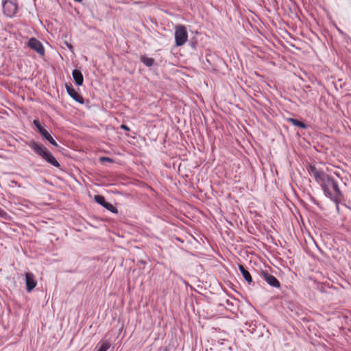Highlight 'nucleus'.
Listing matches in <instances>:
<instances>
[{
    "label": "nucleus",
    "instance_id": "obj_9",
    "mask_svg": "<svg viewBox=\"0 0 351 351\" xmlns=\"http://www.w3.org/2000/svg\"><path fill=\"white\" fill-rule=\"evenodd\" d=\"M72 75H73V77L75 81V83L77 85L81 86L83 84L84 77L80 71H79L77 69H74L72 72Z\"/></svg>",
    "mask_w": 351,
    "mask_h": 351
},
{
    "label": "nucleus",
    "instance_id": "obj_21",
    "mask_svg": "<svg viewBox=\"0 0 351 351\" xmlns=\"http://www.w3.org/2000/svg\"><path fill=\"white\" fill-rule=\"evenodd\" d=\"M75 1H77V2H81L82 0H75Z\"/></svg>",
    "mask_w": 351,
    "mask_h": 351
},
{
    "label": "nucleus",
    "instance_id": "obj_13",
    "mask_svg": "<svg viewBox=\"0 0 351 351\" xmlns=\"http://www.w3.org/2000/svg\"><path fill=\"white\" fill-rule=\"evenodd\" d=\"M141 60L147 66H152L154 63V58L146 57L145 56H142L141 57Z\"/></svg>",
    "mask_w": 351,
    "mask_h": 351
},
{
    "label": "nucleus",
    "instance_id": "obj_4",
    "mask_svg": "<svg viewBox=\"0 0 351 351\" xmlns=\"http://www.w3.org/2000/svg\"><path fill=\"white\" fill-rule=\"evenodd\" d=\"M2 6L3 14L8 17H12L16 14L18 9L17 1L3 0Z\"/></svg>",
    "mask_w": 351,
    "mask_h": 351
},
{
    "label": "nucleus",
    "instance_id": "obj_19",
    "mask_svg": "<svg viewBox=\"0 0 351 351\" xmlns=\"http://www.w3.org/2000/svg\"><path fill=\"white\" fill-rule=\"evenodd\" d=\"M100 161L101 162H112V160L108 157H105V156H102L99 158Z\"/></svg>",
    "mask_w": 351,
    "mask_h": 351
},
{
    "label": "nucleus",
    "instance_id": "obj_6",
    "mask_svg": "<svg viewBox=\"0 0 351 351\" xmlns=\"http://www.w3.org/2000/svg\"><path fill=\"white\" fill-rule=\"evenodd\" d=\"M261 276L263 279L271 287L279 288L280 284L278 279L271 274H269L267 271H262Z\"/></svg>",
    "mask_w": 351,
    "mask_h": 351
},
{
    "label": "nucleus",
    "instance_id": "obj_11",
    "mask_svg": "<svg viewBox=\"0 0 351 351\" xmlns=\"http://www.w3.org/2000/svg\"><path fill=\"white\" fill-rule=\"evenodd\" d=\"M40 134L51 144L56 147L58 146V144L56 142V141L53 138V137L45 128L43 131H41Z\"/></svg>",
    "mask_w": 351,
    "mask_h": 351
},
{
    "label": "nucleus",
    "instance_id": "obj_3",
    "mask_svg": "<svg viewBox=\"0 0 351 351\" xmlns=\"http://www.w3.org/2000/svg\"><path fill=\"white\" fill-rule=\"evenodd\" d=\"M188 40V32L184 25H178L175 28V43L178 47L184 45Z\"/></svg>",
    "mask_w": 351,
    "mask_h": 351
},
{
    "label": "nucleus",
    "instance_id": "obj_8",
    "mask_svg": "<svg viewBox=\"0 0 351 351\" xmlns=\"http://www.w3.org/2000/svg\"><path fill=\"white\" fill-rule=\"evenodd\" d=\"M66 88L68 94L77 102L84 104L83 97L78 93L72 86L71 84H66Z\"/></svg>",
    "mask_w": 351,
    "mask_h": 351
},
{
    "label": "nucleus",
    "instance_id": "obj_17",
    "mask_svg": "<svg viewBox=\"0 0 351 351\" xmlns=\"http://www.w3.org/2000/svg\"><path fill=\"white\" fill-rule=\"evenodd\" d=\"M33 123L35 125V127L37 128L39 133H40L41 131H43L45 129L43 127V125H41V123H40V121L37 119L34 120Z\"/></svg>",
    "mask_w": 351,
    "mask_h": 351
},
{
    "label": "nucleus",
    "instance_id": "obj_18",
    "mask_svg": "<svg viewBox=\"0 0 351 351\" xmlns=\"http://www.w3.org/2000/svg\"><path fill=\"white\" fill-rule=\"evenodd\" d=\"M0 217L8 219L9 218L8 214L3 209L0 208Z\"/></svg>",
    "mask_w": 351,
    "mask_h": 351
},
{
    "label": "nucleus",
    "instance_id": "obj_2",
    "mask_svg": "<svg viewBox=\"0 0 351 351\" xmlns=\"http://www.w3.org/2000/svg\"><path fill=\"white\" fill-rule=\"evenodd\" d=\"M29 146L40 157L45 160L47 162L56 167H60V165L51 154V153L42 145H40L34 141L29 143Z\"/></svg>",
    "mask_w": 351,
    "mask_h": 351
},
{
    "label": "nucleus",
    "instance_id": "obj_16",
    "mask_svg": "<svg viewBox=\"0 0 351 351\" xmlns=\"http://www.w3.org/2000/svg\"><path fill=\"white\" fill-rule=\"evenodd\" d=\"M104 207L106 208L107 210L112 212V213H117V208L110 203L106 202Z\"/></svg>",
    "mask_w": 351,
    "mask_h": 351
},
{
    "label": "nucleus",
    "instance_id": "obj_15",
    "mask_svg": "<svg viewBox=\"0 0 351 351\" xmlns=\"http://www.w3.org/2000/svg\"><path fill=\"white\" fill-rule=\"evenodd\" d=\"M95 202L97 203H98L99 204L101 205V206H104V204H106V199H105V197L102 195H97L95 196L94 197Z\"/></svg>",
    "mask_w": 351,
    "mask_h": 351
},
{
    "label": "nucleus",
    "instance_id": "obj_5",
    "mask_svg": "<svg viewBox=\"0 0 351 351\" xmlns=\"http://www.w3.org/2000/svg\"><path fill=\"white\" fill-rule=\"evenodd\" d=\"M27 46L36 51L38 54L43 56L45 55V49L42 43L35 38H32L27 43Z\"/></svg>",
    "mask_w": 351,
    "mask_h": 351
},
{
    "label": "nucleus",
    "instance_id": "obj_14",
    "mask_svg": "<svg viewBox=\"0 0 351 351\" xmlns=\"http://www.w3.org/2000/svg\"><path fill=\"white\" fill-rule=\"evenodd\" d=\"M100 344L97 351H107L110 347V343L108 341H101Z\"/></svg>",
    "mask_w": 351,
    "mask_h": 351
},
{
    "label": "nucleus",
    "instance_id": "obj_10",
    "mask_svg": "<svg viewBox=\"0 0 351 351\" xmlns=\"http://www.w3.org/2000/svg\"><path fill=\"white\" fill-rule=\"evenodd\" d=\"M239 270L242 274L244 279L249 283L251 284L252 282V278L247 270L245 269V267L242 265H239Z\"/></svg>",
    "mask_w": 351,
    "mask_h": 351
},
{
    "label": "nucleus",
    "instance_id": "obj_7",
    "mask_svg": "<svg viewBox=\"0 0 351 351\" xmlns=\"http://www.w3.org/2000/svg\"><path fill=\"white\" fill-rule=\"evenodd\" d=\"M25 282L27 292L32 291L37 285L34 275L30 272H27L25 274Z\"/></svg>",
    "mask_w": 351,
    "mask_h": 351
},
{
    "label": "nucleus",
    "instance_id": "obj_12",
    "mask_svg": "<svg viewBox=\"0 0 351 351\" xmlns=\"http://www.w3.org/2000/svg\"><path fill=\"white\" fill-rule=\"evenodd\" d=\"M288 121L289 123H291L292 125L299 127L300 128H306V125L304 123H303L298 119H295L293 118H289Z\"/></svg>",
    "mask_w": 351,
    "mask_h": 351
},
{
    "label": "nucleus",
    "instance_id": "obj_1",
    "mask_svg": "<svg viewBox=\"0 0 351 351\" xmlns=\"http://www.w3.org/2000/svg\"><path fill=\"white\" fill-rule=\"evenodd\" d=\"M307 171L321 186L326 197L337 204L342 200L343 194L337 182L332 177L312 165H308Z\"/></svg>",
    "mask_w": 351,
    "mask_h": 351
},
{
    "label": "nucleus",
    "instance_id": "obj_20",
    "mask_svg": "<svg viewBox=\"0 0 351 351\" xmlns=\"http://www.w3.org/2000/svg\"><path fill=\"white\" fill-rule=\"evenodd\" d=\"M121 129H123V130H126V131H129V130H130L129 127H128V126H127L126 125H124V124H123V125H121Z\"/></svg>",
    "mask_w": 351,
    "mask_h": 351
}]
</instances>
